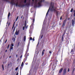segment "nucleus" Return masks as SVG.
<instances>
[{
	"label": "nucleus",
	"instance_id": "nucleus-39",
	"mask_svg": "<svg viewBox=\"0 0 75 75\" xmlns=\"http://www.w3.org/2000/svg\"><path fill=\"white\" fill-rule=\"evenodd\" d=\"M16 75H18V72H17L16 74Z\"/></svg>",
	"mask_w": 75,
	"mask_h": 75
},
{
	"label": "nucleus",
	"instance_id": "nucleus-61",
	"mask_svg": "<svg viewBox=\"0 0 75 75\" xmlns=\"http://www.w3.org/2000/svg\"><path fill=\"white\" fill-rule=\"evenodd\" d=\"M69 19H70V18H69H69H68V20H69Z\"/></svg>",
	"mask_w": 75,
	"mask_h": 75
},
{
	"label": "nucleus",
	"instance_id": "nucleus-16",
	"mask_svg": "<svg viewBox=\"0 0 75 75\" xmlns=\"http://www.w3.org/2000/svg\"><path fill=\"white\" fill-rule=\"evenodd\" d=\"M26 40V36H25L23 38L24 41H25Z\"/></svg>",
	"mask_w": 75,
	"mask_h": 75
},
{
	"label": "nucleus",
	"instance_id": "nucleus-7",
	"mask_svg": "<svg viewBox=\"0 0 75 75\" xmlns=\"http://www.w3.org/2000/svg\"><path fill=\"white\" fill-rule=\"evenodd\" d=\"M66 71H67V69L66 68L64 69L63 70V75H65L66 73Z\"/></svg>",
	"mask_w": 75,
	"mask_h": 75
},
{
	"label": "nucleus",
	"instance_id": "nucleus-54",
	"mask_svg": "<svg viewBox=\"0 0 75 75\" xmlns=\"http://www.w3.org/2000/svg\"><path fill=\"white\" fill-rule=\"evenodd\" d=\"M8 66H10V64H8Z\"/></svg>",
	"mask_w": 75,
	"mask_h": 75
},
{
	"label": "nucleus",
	"instance_id": "nucleus-11",
	"mask_svg": "<svg viewBox=\"0 0 75 75\" xmlns=\"http://www.w3.org/2000/svg\"><path fill=\"white\" fill-rule=\"evenodd\" d=\"M23 64H24L23 62H22L21 65V67L20 68V70H21V69H23V67H23Z\"/></svg>",
	"mask_w": 75,
	"mask_h": 75
},
{
	"label": "nucleus",
	"instance_id": "nucleus-20",
	"mask_svg": "<svg viewBox=\"0 0 75 75\" xmlns=\"http://www.w3.org/2000/svg\"><path fill=\"white\" fill-rule=\"evenodd\" d=\"M10 13H9L8 15V18H9V17H10Z\"/></svg>",
	"mask_w": 75,
	"mask_h": 75
},
{
	"label": "nucleus",
	"instance_id": "nucleus-19",
	"mask_svg": "<svg viewBox=\"0 0 75 75\" xmlns=\"http://www.w3.org/2000/svg\"><path fill=\"white\" fill-rule=\"evenodd\" d=\"M73 12L74 13L73 16L74 17H75V10L73 11Z\"/></svg>",
	"mask_w": 75,
	"mask_h": 75
},
{
	"label": "nucleus",
	"instance_id": "nucleus-50",
	"mask_svg": "<svg viewBox=\"0 0 75 75\" xmlns=\"http://www.w3.org/2000/svg\"><path fill=\"white\" fill-rule=\"evenodd\" d=\"M75 70V68H74L73 70V71H74Z\"/></svg>",
	"mask_w": 75,
	"mask_h": 75
},
{
	"label": "nucleus",
	"instance_id": "nucleus-28",
	"mask_svg": "<svg viewBox=\"0 0 75 75\" xmlns=\"http://www.w3.org/2000/svg\"><path fill=\"white\" fill-rule=\"evenodd\" d=\"M9 46H10V44H9L7 46V49H8V48H9Z\"/></svg>",
	"mask_w": 75,
	"mask_h": 75
},
{
	"label": "nucleus",
	"instance_id": "nucleus-44",
	"mask_svg": "<svg viewBox=\"0 0 75 75\" xmlns=\"http://www.w3.org/2000/svg\"><path fill=\"white\" fill-rule=\"evenodd\" d=\"M34 40H35L34 38H33L32 40V41H34Z\"/></svg>",
	"mask_w": 75,
	"mask_h": 75
},
{
	"label": "nucleus",
	"instance_id": "nucleus-18",
	"mask_svg": "<svg viewBox=\"0 0 75 75\" xmlns=\"http://www.w3.org/2000/svg\"><path fill=\"white\" fill-rule=\"evenodd\" d=\"M18 68H19V66L17 67L15 69V71H17L18 69Z\"/></svg>",
	"mask_w": 75,
	"mask_h": 75
},
{
	"label": "nucleus",
	"instance_id": "nucleus-32",
	"mask_svg": "<svg viewBox=\"0 0 75 75\" xmlns=\"http://www.w3.org/2000/svg\"><path fill=\"white\" fill-rule=\"evenodd\" d=\"M64 40V37H62V41H63Z\"/></svg>",
	"mask_w": 75,
	"mask_h": 75
},
{
	"label": "nucleus",
	"instance_id": "nucleus-60",
	"mask_svg": "<svg viewBox=\"0 0 75 75\" xmlns=\"http://www.w3.org/2000/svg\"><path fill=\"white\" fill-rule=\"evenodd\" d=\"M32 1H33V2H34V0H32Z\"/></svg>",
	"mask_w": 75,
	"mask_h": 75
},
{
	"label": "nucleus",
	"instance_id": "nucleus-26",
	"mask_svg": "<svg viewBox=\"0 0 75 75\" xmlns=\"http://www.w3.org/2000/svg\"><path fill=\"white\" fill-rule=\"evenodd\" d=\"M11 47H14V44H13V43H12L11 45Z\"/></svg>",
	"mask_w": 75,
	"mask_h": 75
},
{
	"label": "nucleus",
	"instance_id": "nucleus-34",
	"mask_svg": "<svg viewBox=\"0 0 75 75\" xmlns=\"http://www.w3.org/2000/svg\"><path fill=\"white\" fill-rule=\"evenodd\" d=\"M62 16H61L60 17V20H62Z\"/></svg>",
	"mask_w": 75,
	"mask_h": 75
},
{
	"label": "nucleus",
	"instance_id": "nucleus-22",
	"mask_svg": "<svg viewBox=\"0 0 75 75\" xmlns=\"http://www.w3.org/2000/svg\"><path fill=\"white\" fill-rule=\"evenodd\" d=\"M10 3L11 4H12L13 5H14V2H13V1H11L10 2Z\"/></svg>",
	"mask_w": 75,
	"mask_h": 75
},
{
	"label": "nucleus",
	"instance_id": "nucleus-53",
	"mask_svg": "<svg viewBox=\"0 0 75 75\" xmlns=\"http://www.w3.org/2000/svg\"><path fill=\"white\" fill-rule=\"evenodd\" d=\"M16 58H17V57H18V55H17V54L16 55Z\"/></svg>",
	"mask_w": 75,
	"mask_h": 75
},
{
	"label": "nucleus",
	"instance_id": "nucleus-59",
	"mask_svg": "<svg viewBox=\"0 0 75 75\" xmlns=\"http://www.w3.org/2000/svg\"><path fill=\"white\" fill-rule=\"evenodd\" d=\"M10 23H8V26H9L10 25Z\"/></svg>",
	"mask_w": 75,
	"mask_h": 75
},
{
	"label": "nucleus",
	"instance_id": "nucleus-21",
	"mask_svg": "<svg viewBox=\"0 0 75 75\" xmlns=\"http://www.w3.org/2000/svg\"><path fill=\"white\" fill-rule=\"evenodd\" d=\"M2 68L3 71H4V65H2Z\"/></svg>",
	"mask_w": 75,
	"mask_h": 75
},
{
	"label": "nucleus",
	"instance_id": "nucleus-23",
	"mask_svg": "<svg viewBox=\"0 0 75 75\" xmlns=\"http://www.w3.org/2000/svg\"><path fill=\"white\" fill-rule=\"evenodd\" d=\"M10 49H11V50H13V47L11 46Z\"/></svg>",
	"mask_w": 75,
	"mask_h": 75
},
{
	"label": "nucleus",
	"instance_id": "nucleus-58",
	"mask_svg": "<svg viewBox=\"0 0 75 75\" xmlns=\"http://www.w3.org/2000/svg\"><path fill=\"white\" fill-rule=\"evenodd\" d=\"M23 15H22L21 18H23Z\"/></svg>",
	"mask_w": 75,
	"mask_h": 75
},
{
	"label": "nucleus",
	"instance_id": "nucleus-35",
	"mask_svg": "<svg viewBox=\"0 0 75 75\" xmlns=\"http://www.w3.org/2000/svg\"><path fill=\"white\" fill-rule=\"evenodd\" d=\"M73 49L71 50V52H73Z\"/></svg>",
	"mask_w": 75,
	"mask_h": 75
},
{
	"label": "nucleus",
	"instance_id": "nucleus-38",
	"mask_svg": "<svg viewBox=\"0 0 75 75\" xmlns=\"http://www.w3.org/2000/svg\"><path fill=\"white\" fill-rule=\"evenodd\" d=\"M26 55H28L27 57H28V56H29V53H27V54H26Z\"/></svg>",
	"mask_w": 75,
	"mask_h": 75
},
{
	"label": "nucleus",
	"instance_id": "nucleus-24",
	"mask_svg": "<svg viewBox=\"0 0 75 75\" xmlns=\"http://www.w3.org/2000/svg\"><path fill=\"white\" fill-rule=\"evenodd\" d=\"M18 16L16 18V21H17V20H18Z\"/></svg>",
	"mask_w": 75,
	"mask_h": 75
},
{
	"label": "nucleus",
	"instance_id": "nucleus-64",
	"mask_svg": "<svg viewBox=\"0 0 75 75\" xmlns=\"http://www.w3.org/2000/svg\"><path fill=\"white\" fill-rule=\"evenodd\" d=\"M11 49H10L9 50V51H11Z\"/></svg>",
	"mask_w": 75,
	"mask_h": 75
},
{
	"label": "nucleus",
	"instance_id": "nucleus-45",
	"mask_svg": "<svg viewBox=\"0 0 75 75\" xmlns=\"http://www.w3.org/2000/svg\"><path fill=\"white\" fill-rule=\"evenodd\" d=\"M11 1L13 2H14L15 0H11Z\"/></svg>",
	"mask_w": 75,
	"mask_h": 75
},
{
	"label": "nucleus",
	"instance_id": "nucleus-2",
	"mask_svg": "<svg viewBox=\"0 0 75 75\" xmlns=\"http://www.w3.org/2000/svg\"><path fill=\"white\" fill-rule=\"evenodd\" d=\"M41 5V3H40V2H39L38 3V5H37V3H35L34 6V8H36V7H40Z\"/></svg>",
	"mask_w": 75,
	"mask_h": 75
},
{
	"label": "nucleus",
	"instance_id": "nucleus-36",
	"mask_svg": "<svg viewBox=\"0 0 75 75\" xmlns=\"http://www.w3.org/2000/svg\"><path fill=\"white\" fill-rule=\"evenodd\" d=\"M7 39H6V41L5 42V43H6V42H7Z\"/></svg>",
	"mask_w": 75,
	"mask_h": 75
},
{
	"label": "nucleus",
	"instance_id": "nucleus-13",
	"mask_svg": "<svg viewBox=\"0 0 75 75\" xmlns=\"http://www.w3.org/2000/svg\"><path fill=\"white\" fill-rule=\"evenodd\" d=\"M75 23V21L74 20H72V26H74V23Z\"/></svg>",
	"mask_w": 75,
	"mask_h": 75
},
{
	"label": "nucleus",
	"instance_id": "nucleus-12",
	"mask_svg": "<svg viewBox=\"0 0 75 75\" xmlns=\"http://www.w3.org/2000/svg\"><path fill=\"white\" fill-rule=\"evenodd\" d=\"M63 70V68L61 69L59 71V73L60 74L61 73V72H62V71Z\"/></svg>",
	"mask_w": 75,
	"mask_h": 75
},
{
	"label": "nucleus",
	"instance_id": "nucleus-41",
	"mask_svg": "<svg viewBox=\"0 0 75 75\" xmlns=\"http://www.w3.org/2000/svg\"><path fill=\"white\" fill-rule=\"evenodd\" d=\"M25 28V27H23V30H24V28Z\"/></svg>",
	"mask_w": 75,
	"mask_h": 75
},
{
	"label": "nucleus",
	"instance_id": "nucleus-30",
	"mask_svg": "<svg viewBox=\"0 0 75 75\" xmlns=\"http://www.w3.org/2000/svg\"><path fill=\"white\" fill-rule=\"evenodd\" d=\"M39 2H40V4H41V3H42V0L40 1Z\"/></svg>",
	"mask_w": 75,
	"mask_h": 75
},
{
	"label": "nucleus",
	"instance_id": "nucleus-8",
	"mask_svg": "<svg viewBox=\"0 0 75 75\" xmlns=\"http://www.w3.org/2000/svg\"><path fill=\"white\" fill-rule=\"evenodd\" d=\"M35 21V19H33V21H32V24L31 25H30V27H32V26H33L34 25V21Z\"/></svg>",
	"mask_w": 75,
	"mask_h": 75
},
{
	"label": "nucleus",
	"instance_id": "nucleus-49",
	"mask_svg": "<svg viewBox=\"0 0 75 75\" xmlns=\"http://www.w3.org/2000/svg\"><path fill=\"white\" fill-rule=\"evenodd\" d=\"M42 37H43V35H42V36H41V38H42Z\"/></svg>",
	"mask_w": 75,
	"mask_h": 75
},
{
	"label": "nucleus",
	"instance_id": "nucleus-29",
	"mask_svg": "<svg viewBox=\"0 0 75 75\" xmlns=\"http://www.w3.org/2000/svg\"><path fill=\"white\" fill-rule=\"evenodd\" d=\"M55 26L54 25H53L52 26V28H54Z\"/></svg>",
	"mask_w": 75,
	"mask_h": 75
},
{
	"label": "nucleus",
	"instance_id": "nucleus-57",
	"mask_svg": "<svg viewBox=\"0 0 75 75\" xmlns=\"http://www.w3.org/2000/svg\"><path fill=\"white\" fill-rule=\"evenodd\" d=\"M14 30H15V27H14V28L13 29V31H14Z\"/></svg>",
	"mask_w": 75,
	"mask_h": 75
},
{
	"label": "nucleus",
	"instance_id": "nucleus-52",
	"mask_svg": "<svg viewBox=\"0 0 75 75\" xmlns=\"http://www.w3.org/2000/svg\"><path fill=\"white\" fill-rule=\"evenodd\" d=\"M49 53L50 54H51V51H49Z\"/></svg>",
	"mask_w": 75,
	"mask_h": 75
},
{
	"label": "nucleus",
	"instance_id": "nucleus-33",
	"mask_svg": "<svg viewBox=\"0 0 75 75\" xmlns=\"http://www.w3.org/2000/svg\"><path fill=\"white\" fill-rule=\"evenodd\" d=\"M19 44H20V42H19L18 43V45L17 47H18V46H19Z\"/></svg>",
	"mask_w": 75,
	"mask_h": 75
},
{
	"label": "nucleus",
	"instance_id": "nucleus-51",
	"mask_svg": "<svg viewBox=\"0 0 75 75\" xmlns=\"http://www.w3.org/2000/svg\"><path fill=\"white\" fill-rule=\"evenodd\" d=\"M7 50H6V51H5V52H7Z\"/></svg>",
	"mask_w": 75,
	"mask_h": 75
},
{
	"label": "nucleus",
	"instance_id": "nucleus-15",
	"mask_svg": "<svg viewBox=\"0 0 75 75\" xmlns=\"http://www.w3.org/2000/svg\"><path fill=\"white\" fill-rule=\"evenodd\" d=\"M12 40H13V42H15V41H16V39L14 37H13L12 38Z\"/></svg>",
	"mask_w": 75,
	"mask_h": 75
},
{
	"label": "nucleus",
	"instance_id": "nucleus-55",
	"mask_svg": "<svg viewBox=\"0 0 75 75\" xmlns=\"http://www.w3.org/2000/svg\"><path fill=\"white\" fill-rule=\"evenodd\" d=\"M19 60V58L17 60V61H18Z\"/></svg>",
	"mask_w": 75,
	"mask_h": 75
},
{
	"label": "nucleus",
	"instance_id": "nucleus-31",
	"mask_svg": "<svg viewBox=\"0 0 75 75\" xmlns=\"http://www.w3.org/2000/svg\"><path fill=\"white\" fill-rule=\"evenodd\" d=\"M26 2H27V0H25L24 1V3H26Z\"/></svg>",
	"mask_w": 75,
	"mask_h": 75
},
{
	"label": "nucleus",
	"instance_id": "nucleus-47",
	"mask_svg": "<svg viewBox=\"0 0 75 75\" xmlns=\"http://www.w3.org/2000/svg\"><path fill=\"white\" fill-rule=\"evenodd\" d=\"M68 72H69V68L68 69Z\"/></svg>",
	"mask_w": 75,
	"mask_h": 75
},
{
	"label": "nucleus",
	"instance_id": "nucleus-25",
	"mask_svg": "<svg viewBox=\"0 0 75 75\" xmlns=\"http://www.w3.org/2000/svg\"><path fill=\"white\" fill-rule=\"evenodd\" d=\"M74 10V9H73V8H71V9L70 11L72 13V12L73 11V10Z\"/></svg>",
	"mask_w": 75,
	"mask_h": 75
},
{
	"label": "nucleus",
	"instance_id": "nucleus-3",
	"mask_svg": "<svg viewBox=\"0 0 75 75\" xmlns=\"http://www.w3.org/2000/svg\"><path fill=\"white\" fill-rule=\"evenodd\" d=\"M30 46V44L28 43V46H27V48L26 49V50L25 52V57H27V52H28V50H29V46Z\"/></svg>",
	"mask_w": 75,
	"mask_h": 75
},
{
	"label": "nucleus",
	"instance_id": "nucleus-9",
	"mask_svg": "<svg viewBox=\"0 0 75 75\" xmlns=\"http://www.w3.org/2000/svg\"><path fill=\"white\" fill-rule=\"evenodd\" d=\"M26 55L27 56V57H25V59H24L23 60V62H24V63L25 62V61H27V55L26 54Z\"/></svg>",
	"mask_w": 75,
	"mask_h": 75
},
{
	"label": "nucleus",
	"instance_id": "nucleus-42",
	"mask_svg": "<svg viewBox=\"0 0 75 75\" xmlns=\"http://www.w3.org/2000/svg\"><path fill=\"white\" fill-rule=\"evenodd\" d=\"M4 0V1H6L7 2L8 1V0Z\"/></svg>",
	"mask_w": 75,
	"mask_h": 75
},
{
	"label": "nucleus",
	"instance_id": "nucleus-40",
	"mask_svg": "<svg viewBox=\"0 0 75 75\" xmlns=\"http://www.w3.org/2000/svg\"><path fill=\"white\" fill-rule=\"evenodd\" d=\"M35 3H37V0H35Z\"/></svg>",
	"mask_w": 75,
	"mask_h": 75
},
{
	"label": "nucleus",
	"instance_id": "nucleus-43",
	"mask_svg": "<svg viewBox=\"0 0 75 75\" xmlns=\"http://www.w3.org/2000/svg\"><path fill=\"white\" fill-rule=\"evenodd\" d=\"M25 65H28V63L26 62V63H25Z\"/></svg>",
	"mask_w": 75,
	"mask_h": 75
},
{
	"label": "nucleus",
	"instance_id": "nucleus-10",
	"mask_svg": "<svg viewBox=\"0 0 75 75\" xmlns=\"http://www.w3.org/2000/svg\"><path fill=\"white\" fill-rule=\"evenodd\" d=\"M27 23V21H25L24 24V27L25 28H26V29H27V28H28V26H26V25H27V23Z\"/></svg>",
	"mask_w": 75,
	"mask_h": 75
},
{
	"label": "nucleus",
	"instance_id": "nucleus-14",
	"mask_svg": "<svg viewBox=\"0 0 75 75\" xmlns=\"http://www.w3.org/2000/svg\"><path fill=\"white\" fill-rule=\"evenodd\" d=\"M30 3H28V4H26L25 5V6H27V7H28V6H30Z\"/></svg>",
	"mask_w": 75,
	"mask_h": 75
},
{
	"label": "nucleus",
	"instance_id": "nucleus-17",
	"mask_svg": "<svg viewBox=\"0 0 75 75\" xmlns=\"http://www.w3.org/2000/svg\"><path fill=\"white\" fill-rule=\"evenodd\" d=\"M44 51H45V50H43L42 52V54L43 55H44Z\"/></svg>",
	"mask_w": 75,
	"mask_h": 75
},
{
	"label": "nucleus",
	"instance_id": "nucleus-56",
	"mask_svg": "<svg viewBox=\"0 0 75 75\" xmlns=\"http://www.w3.org/2000/svg\"><path fill=\"white\" fill-rule=\"evenodd\" d=\"M15 23H13V25H14H14H15Z\"/></svg>",
	"mask_w": 75,
	"mask_h": 75
},
{
	"label": "nucleus",
	"instance_id": "nucleus-37",
	"mask_svg": "<svg viewBox=\"0 0 75 75\" xmlns=\"http://www.w3.org/2000/svg\"><path fill=\"white\" fill-rule=\"evenodd\" d=\"M65 33H63V35H62V37H64V35H65Z\"/></svg>",
	"mask_w": 75,
	"mask_h": 75
},
{
	"label": "nucleus",
	"instance_id": "nucleus-6",
	"mask_svg": "<svg viewBox=\"0 0 75 75\" xmlns=\"http://www.w3.org/2000/svg\"><path fill=\"white\" fill-rule=\"evenodd\" d=\"M19 31H20V30H18H18L17 29L16 30V31L15 32V34L17 35H18L19 34Z\"/></svg>",
	"mask_w": 75,
	"mask_h": 75
},
{
	"label": "nucleus",
	"instance_id": "nucleus-27",
	"mask_svg": "<svg viewBox=\"0 0 75 75\" xmlns=\"http://www.w3.org/2000/svg\"><path fill=\"white\" fill-rule=\"evenodd\" d=\"M29 40H33V38H32V37H30V38Z\"/></svg>",
	"mask_w": 75,
	"mask_h": 75
},
{
	"label": "nucleus",
	"instance_id": "nucleus-62",
	"mask_svg": "<svg viewBox=\"0 0 75 75\" xmlns=\"http://www.w3.org/2000/svg\"><path fill=\"white\" fill-rule=\"evenodd\" d=\"M9 58H11V56H10L9 57Z\"/></svg>",
	"mask_w": 75,
	"mask_h": 75
},
{
	"label": "nucleus",
	"instance_id": "nucleus-63",
	"mask_svg": "<svg viewBox=\"0 0 75 75\" xmlns=\"http://www.w3.org/2000/svg\"><path fill=\"white\" fill-rule=\"evenodd\" d=\"M16 26H18V24H17L16 25Z\"/></svg>",
	"mask_w": 75,
	"mask_h": 75
},
{
	"label": "nucleus",
	"instance_id": "nucleus-1",
	"mask_svg": "<svg viewBox=\"0 0 75 75\" xmlns=\"http://www.w3.org/2000/svg\"><path fill=\"white\" fill-rule=\"evenodd\" d=\"M56 9H57V7H54V3L51 2L50 5V7L46 13V16H47V15H48V14L49 11H50H50L52 12V11L55 12L56 15L58 17V14H59V11H57Z\"/></svg>",
	"mask_w": 75,
	"mask_h": 75
},
{
	"label": "nucleus",
	"instance_id": "nucleus-4",
	"mask_svg": "<svg viewBox=\"0 0 75 75\" xmlns=\"http://www.w3.org/2000/svg\"><path fill=\"white\" fill-rule=\"evenodd\" d=\"M16 6H18V7H21V8H23V7H24L25 6V5L24 4H20V5H18V2H17L16 3Z\"/></svg>",
	"mask_w": 75,
	"mask_h": 75
},
{
	"label": "nucleus",
	"instance_id": "nucleus-48",
	"mask_svg": "<svg viewBox=\"0 0 75 75\" xmlns=\"http://www.w3.org/2000/svg\"><path fill=\"white\" fill-rule=\"evenodd\" d=\"M14 25H13L12 28V29H13V28H14Z\"/></svg>",
	"mask_w": 75,
	"mask_h": 75
},
{
	"label": "nucleus",
	"instance_id": "nucleus-46",
	"mask_svg": "<svg viewBox=\"0 0 75 75\" xmlns=\"http://www.w3.org/2000/svg\"><path fill=\"white\" fill-rule=\"evenodd\" d=\"M22 57H23V55H21L20 57V58H22Z\"/></svg>",
	"mask_w": 75,
	"mask_h": 75
},
{
	"label": "nucleus",
	"instance_id": "nucleus-5",
	"mask_svg": "<svg viewBox=\"0 0 75 75\" xmlns=\"http://www.w3.org/2000/svg\"><path fill=\"white\" fill-rule=\"evenodd\" d=\"M67 20L65 19L64 21H63L62 24V27H64L65 25V24L67 23Z\"/></svg>",
	"mask_w": 75,
	"mask_h": 75
}]
</instances>
